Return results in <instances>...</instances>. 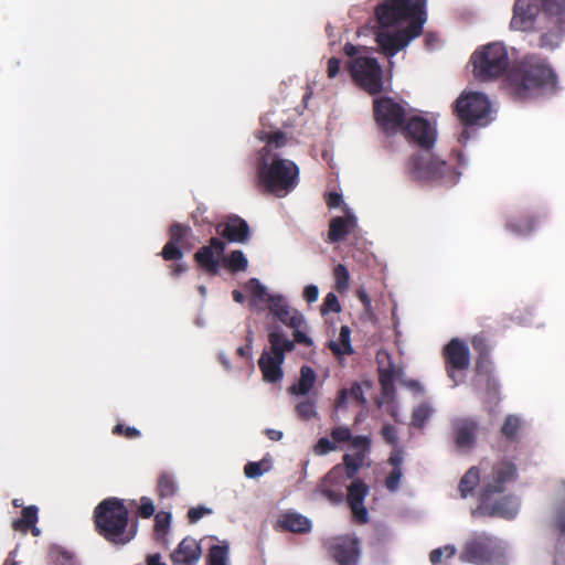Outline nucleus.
I'll list each match as a JSON object with an SVG mask.
<instances>
[{"label": "nucleus", "mask_w": 565, "mask_h": 565, "mask_svg": "<svg viewBox=\"0 0 565 565\" xmlns=\"http://www.w3.org/2000/svg\"><path fill=\"white\" fill-rule=\"evenodd\" d=\"M399 131L408 141L420 148L405 164V172L412 181H438L445 184H454L458 181L459 173L430 151L437 139V131L427 119L413 116L405 120Z\"/></svg>", "instance_id": "nucleus-1"}, {"label": "nucleus", "mask_w": 565, "mask_h": 565, "mask_svg": "<svg viewBox=\"0 0 565 565\" xmlns=\"http://www.w3.org/2000/svg\"><path fill=\"white\" fill-rule=\"evenodd\" d=\"M265 146L258 152L256 173L258 185L265 192L282 198L290 193L299 182V168L289 159H284L279 150L287 145L284 131L263 132L259 137Z\"/></svg>", "instance_id": "nucleus-2"}, {"label": "nucleus", "mask_w": 565, "mask_h": 565, "mask_svg": "<svg viewBox=\"0 0 565 565\" xmlns=\"http://www.w3.org/2000/svg\"><path fill=\"white\" fill-rule=\"evenodd\" d=\"M557 76L548 62L536 54H527L514 62L507 74V86L514 100H525L553 89Z\"/></svg>", "instance_id": "nucleus-3"}, {"label": "nucleus", "mask_w": 565, "mask_h": 565, "mask_svg": "<svg viewBox=\"0 0 565 565\" xmlns=\"http://www.w3.org/2000/svg\"><path fill=\"white\" fill-rule=\"evenodd\" d=\"M518 468L514 462L502 459L495 462L489 475L483 477L480 489V509L489 515L512 519L518 512V502L512 495H504L499 500L494 497L507 490V483L516 480Z\"/></svg>", "instance_id": "nucleus-4"}, {"label": "nucleus", "mask_w": 565, "mask_h": 565, "mask_svg": "<svg viewBox=\"0 0 565 565\" xmlns=\"http://www.w3.org/2000/svg\"><path fill=\"white\" fill-rule=\"evenodd\" d=\"M94 524L97 533L115 545L129 543L137 533V524L129 526V512L124 500L114 497L97 504Z\"/></svg>", "instance_id": "nucleus-5"}, {"label": "nucleus", "mask_w": 565, "mask_h": 565, "mask_svg": "<svg viewBox=\"0 0 565 565\" xmlns=\"http://www.w3.org/2000/svg\"><path fill=\"white\" fill-rule=\"evenodd\" d=\"M426 0H384L375 9V15L382 28H390L401 22L415 23L427 20Z\"/></svg>", "instance_id": "nucleus-6"}, {"label": "nucleus", "mask_w": 565, "mask_h": 565, "mask_svg": "<svg viewBox=\"0 0 565 565\" xmlns=\"http://www.w3.org/2000/svg\"><path fill=\"white\" fill-rule=\"evenodd\" d=\"M470 62L475 76L482 82L502 76L510 65L508 50L501 43H490L478 49L471 55Z\"/></svg>", "instance_id": "nucleus-7"}, {"label": "nucleus", "mask_w": 565, "mask_h": 565, "mask_svg": "<svg viewBox=\"0 0 565 565\" xmlns=\"http://www.w3.org/2000/svg\"><path fill=\"white\" fill-rule=\"evenodd\" d=\"M190 236L191 227L185 224L173 223L169 228V241L164 244L159 255L163 260L171 263L168 268L170 276L173 278L181 277L189 269L188 264L183 262V249L191 247L189 243Z\"/></svg>", "instance_id": "nucleus-8"}, {"label": "nucleus", "mask_w": 565, "mask_h": 565, "mask_svg": "<svg viewBox=\"0 0 565 565\" xmlns=\"http://www.w3.org/2000/svg\"><path fill=\"white\" fill-rule=\"evenodd\" d=\"M353 81L370 95L383 90V71L375 57L358 56L348 64Z\"/></svg>", "instance_id": "nucleus-9"}, {"label": "nucleus", "mask_w": 565, "mask_h": 565, "mask_svg": "<svg viewBox=\"0 0 565 565\" xmlns=\"http://www.w3.org/2000/svg\"><path fill=\"white\" fill-rule=\"evenodd\" d=\"M491 103L482 93L462 94L456 100L455 113L466 126H472L480 120V126L489 122Z\"/></svg>", "instance_id": "nucleus-10"}, {"label": "nucleus", "mask_w": 565, "mask_h": 565, "mask_svg": "<svg viewBox=\"0 0 565 565\" xmlns=\"http://www.w3.org/2000/svg\"><path fill=\"white\" fill-rule=\"evenodd\" d=\"M374 119L386 135L399 131L406 120L405 108L392 97H380L373 100Z\"/></svg>", "instance_id": "nucleus-11"}, {"label": "nucleus", "mask_w": 565, "mask_h": 565, "mask_svg": "<svg viewBox=\"0 0 565 565\" xmlns=\"http://www.w3.org/2000/svg\"><path fill=\"white\" fill-rule=\"evenodd\" d=\"M422 33L423 20H419L393 32L380 30L376 32L375 41L387 57H393Z\"/></svg>", "instance_id": "nucleus-12"}, {"label": "nucleus", "mask_w": 565, "mask_h": 565, "mask_svg": "<svg viewBox=\"0 0 565 565\" xmlns=\"http://www.w3.org/2000/svg\"><path fill=\"white\" fill-rule=\"evenodd\" d=\"M499 544L487 533H473L463 544L460 561L476 565H488Z\"/></svg>", "instance_id": "nucleus-13"}, {"label": "nucleus", "mask_w": 565, "mask_h": 565, "mask_svg": "<svg viewBox=\"0 0 565 565\" xmlns=\"http://www.w3.org/2000/svg\"><path fill=\"white\" fill-rule=\"evenodd\" d=\"M323 548L338 565H358L361 556L360 541L353 535L328 539Z\"/></svg>", "instance_id": "nucleus-14"}, {"label": "nucleus", "mask_w": 565, "mask_h": 565, "mask_svg": "<svg viewBox=\"0 0 565 565\" xmlns=\"http://www.w3.org/2000/svg\"><path fill=\"white\" fill-rule=\"evenodd\" d=\"M447 375L456 382V372L467 371L470 365L468 345L460 339H451L443 349Z\"/></svg>", "instance_id": "nucleus-15"}, {"label": "nucleus", "mask_w": 565, "mask_h": 565, "mask_svg": "<svg viewBox=\"0 0 565 565\" xmlns=\"http://www.w3.org/2000/svg\"><path fill=\"white\" fill-rule=\"evenodd\" d=\"M344 480L342 465H337L320 480L317 491L332 504H339L344 499Z\"/></svg>", "instance_id": "nucleus-16"}, {"label": "nucleus", "mask_w": 565, "mask_h": 565, "mask_svg": "<svg viewBox=\"0 0 565 565\" xmlns=\"http://www.w3.org/2000/svg\"><path fill=\"white\" fill-rule=\"evenodd\" d=\"M369 493V487L361 480L355 479L348 487L347 502L352 512V520L359 524L369 522V512L364 507V500Z\"/></svg>", "instance_id": "nucleus-17"}, {"label": "nucleus", "mask_w": 565, "mask_h": 565, "mask_svg": "<svg viewBox=\"0 0 565 565\" xmlns=\"http://www.w3.org/2000/svg\"><path fill=\"white\" fill-rule=\"evenodd\" d=\"M540 12L537 0H516L510 26L516 31H527L533 28Z\"/></svg>", "instance_id": "nucleus-18"}, {"label": "nucleus", "mask_w": 565, "mask_h": 565, "mask_svg": "<svg viewBox=\"0 0 565 565\" xmlns=\"http://www.w3.org/2000/svg\"><path fill=\"white\" fill-rule=\"evenodd\" d=\"M225 243L217 238L212 237L209 245L202 246L194 254V260L206 273L215 275L218 270V257L225 250Z\"/></svg>", "instance_id": "nucleus-19"}, {"label": "nucleus", "mask_w": 565, "mask_h": 565, "mask_svg": "<svg viewBox=\"0 0 565 565\" xmlns=\"http://www.w3.org/2000/svg\"><path fill=\"white\" fill-rule=\"evenodd\" d=\"M269 312L288 328L303 327L306 324L303 316L297 309L289 306L284 296L276 295L269 298Z\"/></svg>", "instance_id": "nucleus-20"}, {"label": "nucleus", "mask_w": 565, "mask_h": 565, "mask_svg": "<svg viewBox=\"0 0 565 565\" xmlns=\"http://www.w3.org/2000/svg\"><path fill=\"white\" fill-rule=\"evenodd\" d=\"M215 230L228 242L245 244L250 238L249 225L238 215L228 216L225 222L218 223Z\"/></svg>", "instance_id": "nucleus-21"}, {"label": "nucleus", "mask_w": 565, "mask_h": 565, "mask_svg": "<svg viewBox=\"0 0 565 565\" xmlns=\"http://www.w3.org/2000/svg\"><path fill=\"white\" fill-rule=\"evenodd\" d=\"M478 423L469 417L452 422V435L456 446L460 449L471 448L476 441Z\"/></svg>", "instance_id": "nucleus-22"}, {"label": "nucleus", "mask_w": 565, "mask_h": 565, "mask_svg": "<svg viewBox=\"0 0 565 565\" xmlns=\"http://www.w3.org/2000/svg\"><path fill=\"white\" fill-rule=\"evenodd\" d=\"M201 556V546L192 537L183 539L178 547L171 554V559L175 565H195Z\"/></svg>", "instance_id": "nucleus-23"}, {"label": "nucleus", "mask_w": 565, "mask_h": 565, "mask_svg": "<svg viewBox=\"0 0 565 565\" xmlns=\"http://www.w3.org/2000/svg\"><path fill=\"white\" fill-rule=\"evenodd\" d=\"M284 359H279L278 355L271 354L268 351H263L259 360L258 366L263 373V379L268 383H277L282 376L284 372L281 365L284 363Z\"/></svg>", "instance_id": "nucleus-24"}, {"label": "nucleus", "mask_w": 565, "mask_h": 565, "mask_svg": "<svg viewBox=\"0 0 565 565\" xmlns=\"http://www.w3.org/2000/svg\"><path fill=\"white\" fill-rule=\"evenodd\" d=\"M356 227V217L348 213L345 216L332 217L329 224L328 238L331 243L343 241Z\"/></svg>", "instance_id": "nucleus-25"}, {"label": "nucleus", "mask_w": 565, "mask_h": 565, "mask_svg": "<svg viewBox=\"0 0 565 565\" xmlns=\"http://www.w3.org/2000/svg\"><path fill=\"white\" fill-rule=\"evenodd\" d=\"M565 38V20L547 22L546 31L543 32L539 40L541 49L553 51L557 49Z\"/></svg>", "instance_id": "nucleus-26"}, {"label": "nucleus", "mask_w": 565, "mask_h": 565, "mask_svg": "<svg viewBox=\"0 0 565 565\" xmlns=\"http://www.w3.org/2000/svg\"><path fill=\"white\" fill-rule=\"evenodd\" d=\"M402 374V370H397L392 363L385 367H379V383L381 385L382 395L387 401L395 398V380Z\"/></svg>", "instance_id": "nucleus-27"}, {"label": "nucleus", "mask_w": 565, "mask_h": 565, "mask_svg": "<svg viewBox=\"0 0 565 565\" xmlns=\"http://www.w3.org/2000/svg\"><path fill=\"white\" fill-rule=\"evenodd\" d=\"M38 512L39 509L35 505L23 508L21 511V518L12 522V529L21 533H26L31 530L33 535H38L40 533L39 529L35 526L38 522Z\"/></svg>", "instance_id": "nucleus-28"}, {"label": "nucleus", "mask_w": 565, "mask_h": 565, "mask_svg": "<svg viewBox=\"0 0 565 565\" xmlns=\"http://www.w3.org/2000/svg\"><path fill=\"white\" fill-rule=\"evenodd\" d=\"M280 526L292 533H308L311 530V522L299 513H286L279 520Z\"/></svg>", "instance_id": "nucleus-29"}, {"label": "nucleus", "mask_w": 565, "mask_h": 565, "mask_svg": "<svg viewBox=\"0 0 565 565\" xmlns=\"http://www.w3.org/2000/svg\"><path fill=\"white\" fill-rule=\"evenodd\" d=\"M268 342L270 344L271 354L278 355L279 358L285 360V355L288 352L294 351L295 344L291 340L285 337V334L276 329L268 333Z\"/></svg>", "instance_id": "nucleus-30"}, {"label": "nucleus", "mask_w": 565, "mask_h": 565, "mask_svg": "<svg viewBox=\"0 0 565 565\" xmlns=\"http://www.w3.org/2000/svg\"><path fill=\"white\" fill-rule=\"evenodd\" d=\"M316 372L309 365H302L298 382L289 387V392L295 395H306L316 383Z\"/></svg>", "instance_id": "nucleus-31"}, {"label": "nucleus", "mask_w": 565, "mask_h": 565, "mask_svg": "<svg viewBox=\"0 0 565 565\" xmlns=\"http://www.w3.org/2000/svg\"><path fill=\"white\" fill-rule=\"evenodd\" d=\"M178 490L177 480L171 472L163 471L159 475L156 492L160 500L174 497Z\"/></svg>", "instance_id": "nucleus-32"}, {"label": "nucleus", "mask_w": 565, "mask_h": 565, "mask_svg": "<svg viewBox=\"0 0 565 565\" xmlns=\"http://www.w3.org/2000/svg\"><path fill=\"white\" fill-rule=\"evenodd\" d=\"M351 330L348 326L340 328L338 341H330L328 348L332 351L335 356L350 355L354 352L351 345Z\"/></svg>", "instance_id": "nucleus-33"}, {"label": "nucleus", "mask_w": 565, "mask_h": 565, "mask_svg": "<svg viewBox=\"0 0 565 565\" xmlns=\"http://www.w3.org/2000/svg\"><path fill=\"white\" fill-rule=\"evenodd\" d=\"M547 22L565 20V0H537Z\"/></svg>", "instance_id": "nucleus-34"}, {"label": "nucleus", "mask_w": 565, "mask_h": 565, "mask_svg": "<svg viewBox=\"0 0 565 565\" xmlns=\"http://www.w3.org/2000/svg\"><path fill=\"white\" fill-rule=\"evenodd\" d=\"M364 451H356L353 455L345 454L343 456V476L345 479H352L355 477L358 471L362 468L365 460Z\"/></svg>", "instance_id": "nucleus-35"}, {"label": "nucleus", "mask_w": 565, "mask_h": 565, "mask_svg": "<svg viewBox=\"0 0 565 565\" xmlns=\"http://www.w3.org/2000/svg\"><path fill=\"white\" fill-rule=\"evenodd\" d=\"M537 221L534 216L526 215L522 216L519 220H509L507 222V230L511 231L512 233L525 236L531 234L534 228L536 227Z\"/></svg>", "instance_id": "nucleus-36"}, {"label": "nucleus", "mask_w": 565, "mask_h": 565, "mask_svg": "<svg viewBox=\"0 0 565 565\" xmlns=\"http://www.w3.org/2000/svg\"><path fill=\"white\" fill-rule=\"evenodd\" d=\"M480 482V472L477 467H471L459 482V491L462 498H467L473 492Z\"/></svg>", "instance_id": "nucleus-37"}, {"label": "nucleus", "mask_w": 565, "mask_h": 565, "mask_svg": "<svg viewBox=\"0 0 565 565\" xmlns=\"http://www.w3.org/2000/svg\"><path fill=\"white\" fill-rule=\"evenodd\" d=\"M522 420L519 416L510 414L505 417L501 427V434L509 440L513 441L518 438L521 429Z\"/></svg>", "instance_id": "nucleus-38"}, {"label": "nucleus", "mask_w": 565, "mask_h": 565, "mask_svg": "<svg viewBox=\"0 0 565 565\" xmlns=\"http://www.w3.org/2000/svg\"><path fill=\"white\" fill-rule=\"evenodd\" d=\"M227 555V545H213L207 555V565H228Z\"/></svg>", "instance_id": "nucleus-39"}, {"label": "nucleus", "mask_w": 565, "mask_h": 565, "mask_svg": "<svg viewBox=\"0 0 565 565\" xmlns=\"http://www.w3.org/2000/svg\"><path fill=\"white\" fill-rule=\"evenodd\" d=\"M246 288L250 291L255 299L267 302L269 305V298H275L276 295H269L258 279L252 278L246 284Z\"/></svg>", "instance_id": "nucleus-40"}, {"label": "nucleus", "mask_w": 565, "mask_h": 565, "mask_svg": "<svg viewBox=\"0 0 565 565\" xmlns=\"http://www.w3.org/2000/svg\"><path fill=\"white\" fill-rule=\"evenodd\" d=\"M333 276L337 290L339 292L348 290L350 282V274L348 268L342 264H338L333 269Z\"/></svg>", "instance_id": "nucleus-41"}, {"label": "nucleus", "mask_w": 565, "mask_h": 565, "mask_svg": "<svg viewBox=\"0 0 565 565\" xmlns=\"http://www.w3.org/2000/svg\"><path fill=\"white\" fill-rule=\"evenodd\" d=\"M431 409L427 404L418 405L412 413V425L423 428L430 416Z\"/></svg>", "instance_id": "nucleus-42"}, {"label": "nucleus", "mask_w": 565, "mask_h": 565, "mask_svg": "<svg viewBox=\"0 0 565 565\" xmlns=\"http://www.w3.org/2000/svg\"><path fill=\"white\" fill-rule=\"evenodd\" d=\"M230 270L237 273L247 268L248 262L242 250H233L227 259Z\"/></svg>", "instance_id": "nucleus-43"}, {"label": "nucleus", "mask_w": 565, "mask_h": 565, "mask_svg": "<svg viewBox=\"0 0 565 565\" xmlns=\"http://www.w3.org/2000/svg\"><path fill=\"white\" fill-rule=\"evenodd\" d=\"M456 554V547L454 545H445L443 547L435 548L429 554V559L434 565L441 563L443 557H452Z\"/></svg>", "instance_id": "nucleus-44"}, {"label": "nucleus", "mask_w": 565, "mask_h": 565, "mask_svg": "<svg viewBox=\"0 0 565 565\" xmlns=\"http://www.w3.org/2000/svg\"><path fill=\"white\" fill-rule=\"evenodd\" d=\"M297 415L305 420H309L317 415L316 405L312 401H302L296 405Z\"/></svg>", "instance_id": "nucleus-45"}, {"label": "nucleus", "mask_w": 565, "mask_h": 565, "mask_svg": "<svg viewBox=\"0 0 565 565\" xmlns=\"http://www.w3.org/2000/svg\"><path fill=\"white\" fill-rule=\"evenodd\" d=\"M171 522V514L169 512L161 511L154 516V531L157 534L166 535Z\"/></svg>", "instance_id": "nucleus-46"}, {"label": "nucleus", "mask_w": 565, "mask_h": 565, "mask_svg": "<svg viewBox=\"0 0 565 565\" xmlns=\"http://www.w3.org/2000/svg\"><path fill=\"white\" fill-rule=\"evenodd\" d=\"M493 371V363L490 359V354H483L476 358V373L478 375H487Z\"/></svg>", "instance_id": "nucleus-47"}, {"label": "nucleus", "mask_w": 565, "mask_h": 565, "mask_svg": "<svg viewBox=\"0 0 565 565\" xmlns=\"http://www.w3.org/2000/svg\"><path fill=\"white\" fill-rule=\"evenodd\" d=\"M471 344L477 353V356L490 354L491 345L483 333L476 334L471 340Z\"/></svg>", "instance_id": "nucleus-48"}, {"label": "nucleus", "mask_w": 565, "mask_h": 565, "mask_svg": "<svg viewBox=\"0 0 565 565\" xmlns=\"http://www.w3.org/2000/svg\"><path fill=\"white\" fill-rule=\"evenodd\" d=\"M351 435H352V431L348 426H337L330 433V436L333 439V441L335 443V445L342 444V443H349L351 439Z\"/></svg>", "instance_id": "nucleus-49"}, {"label": "nucleus", "mask_w": 565, "mask_h": 565, "mask_svg": "<svg viewBox=\"0 0 565 565\" xmlns=\"http://www.w3.org/2000/svg\"><path fill=\"white\" fill-rule=\"evenodd\" d=\"M341 306L339 303L338 297L333 292H329L321 306V313L326 315L329 312H340Z\"/></svg>", "instance_id": "nucleus-50"}, {"label": "nucleus", "mask_w": 565, "mask_h": 565, "mask_svg": "<svg viewBox=\"0 0 565 565\" xmlns=\"http://www.w3.org/2000/svg\"><path fill=\"white\" fill-rule=\"evenodd\" d=\"M335 449H337V445L333 441V439L330 440L327 437L320 438L313 447V451L318 456L327 455L331 451H334Z\"/></svg>", "instance_id": "nucleus-51"}, {"label": "nucleus", "mask_w": 565, "mask_h": 565, "mask_svg": "<svg viewBox=\"0 0 565 565\" xmlns=\"http://www.w3.org/2000/svg\"><path fill=\"white\" fill-rule=\"evenodd\" d=\"M403 477L402 468H393L390 475L385 479V487L390 491H396L399 487L401 479Z\"/></svg>", "instance_id": "nucleus-52"}, {"label": "nucleus", "mask_w": 565, "mask_h": 565, "mask_svg": "<svg viewBox=\"0 0 565 565\" xmlns=\"http://www.w3.org/2000/svg\"><path fill=\"white\" fill-rule=\"evenodd\" d=\"M154 504L148 497H142L140 499V505L138 509V514L143 519H149L154 514Z\"/></svg>", "instance_id": "nucleus-53"}, {"label": "nucleus", "mask_w": 565, "mask_h": 565, "mask_svg": "<svg viewBox=\"0 0 565 565\" xmlns=\"http://www.w3.org/2000/svg\"><path fill=\"white\" fill-rule=\"evenodd\" d=\"M350 446L358 451H364L365 454L369 451L371 446V439L367 436H352L350 439Z\"/></svg>", "instance_id": "nucleus-54"}, {"label": "nucleus", "mask_w": 565, "mask_h": 565, "mask_svg": "<svg viewBox=\"0 0 565 565\" xmlns=\"http://www.w3.org/2000/svg\"><path fill=\"white\" fill-rule=\"evenodd\" d=\"M381 435L388 445H396L398 441L397 429L391 424H385L382 427Z\"/></svg>", "instance_id": "nucleus-55"}, {"label": "nucleus", "mask_w": 565, "mask_h": 565, "mask_svg": "<svg viewBox=\"0 0 565 565\" xmlns=\"http://www.w3.org/2000/svg\"><path fill=\"white\" fill-rule=\"evenodd\" d=\"M212 510L205 507H194L188 511V519L190 523H196L204 515L211 514Z\"/></svg>", "instance_id": "nucleus-56"}, {"label": "nucleus", "mask_w": 565, "mask_h": 565, "mask_svg": "<svg viewBox=\"0 0 565 565\" xmlns=\"http://www.w3.org/2000/svg\"><path fill=\"white\" fill-rule=\"evenodd\" d=\"M113 434L124 435L129 439L138 438L140 436V431L137 428L126 427L122 424H117L113 429Z\"/></svg>", "instance_id": "nucleus-57"}, {"label": "nucleus", "mask_w": 565, "mask_h": 565, "mask_svg": "<svg viewBox=\"0 0 565 565\" xmlns=\"http://www.w3.org/2000/svg\"><path fill=\"white\" fill-rule=\"evenodd\" d=\"M302 327H291L294 329V340H291L295 343H299L306 347H311L313 344V341L310 337H308L302 330Z\"/></svg>", "instance_id": "nucleus-58"}, {"label": "nucleus", "mask_w": 565, "mask_h": 565, "mask_svg": "<svg viewBox=\"0 0 565 565\" xmlns=\"http://www.w3.org/2000/svg\"><path fill=\"white\" fill-rule=\"evenodd\" d=\"M244 473L247 478H257L264 473L260 462L249 461L244 467Z\"/></svg>", "instance_id": "nucleus-59"}, {"label": "nucleus", "mask_w": 565, "mask_h": 565, "mask_svg": "<svg viewBox=\"0 0 565 565\" xmlns=\"http://www.w3.org/2000/svg\"><path fill=\"white\" fill-rule=\"evenodd\" d=\"M55 565H74L73 556L66 551H56L54 555Z\"/></svg>", "instance_id": "nucleus-60"}, {"label": "nucleus", "mask_w": 565, "mask_h": 565, "mask_svg": "<svg viewBox=\"0 0 565 565\" xmlns=\"http://www.w3.org/2000/svg\"><path fill=\"white\" fill-rule=\"evenodd\" d=\"M302 296L308 303H312L318 300L319 289L316 285H308L305 287Z\"/></svg>", "instance_id": "nucleus-61"}, {"label": "nucleus", "mask_w": 565, "mask_h": 565, "mask_svg": "<svg viewBox=\"0 0 565 565\" xmlns=\"http://www.w3.org/2000/svg\"><path fill=\"white\" fill-rule=\"evenodd\" d=\"M340 65H341L340 58L334 57V56L329 58L328 70H327L329 78H334L339 74Z\"/></svg>", "instance_id": "nucleus-62"}, {"label": "nucleus", "mask_w": 565, "mask_h": 565, "mask_svg": "<svg viewBox=\"0 0 565 565\" xmlns=\"http://www.w3.org/2000/svg\"><path fill=\"white\" fill-rule=\"evenodd\" d=\"M326 203L329 209L339 207L342 203V195L338 192H329L326 196Z\"/></svg>", "instance_id": "nucleus-63"}, {"label": "nucleus", "mask_w": 565, "mask_h": 565, "mask_svg": "<svg viewBox=\"0 0 565 565\" xmlns=\"http://www.w3.org/2000/svg\"><path fill=\"white\" fill-rule=\"evenodd\" d=\"M439 42V36L437 33L427 32L424 36V43L427 50H433Z\"/></svg>", "instance_id": "nucleus-64"}]
</instances>
